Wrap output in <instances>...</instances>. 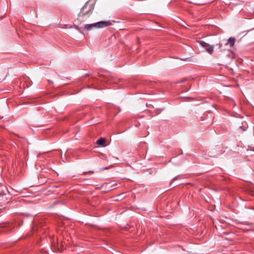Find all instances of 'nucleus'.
I'll return each mask as SVG.
<instances>
[{"label":"nucleus","instance_id":"2","mask_svg":"<svg viewBox=\"0 0 254 254\" xmlns=\"http://www.w3.org/2000/svg\"><path fill=\"white\" fill-rule=\"evenodd\" d=\"M198 43L202 47L204 48L209 54H211L213 53L214 47L212 45H210L203 41H198Z\"/></svg>","mask_w":254,"mask_h":254},{"label":"nucleus","instance_id":"1","mask_svg":"<svg viewBox=\"0 0 254 254\" xmlns=\"http://www.w3.org/2000/svg\"><path fill=\"white\" fill-rule=\"evenodd\" d=\"M112 24L110 21H100L90 24H86L84 26L83 29L90 31L93 28H101L109 26Z\"/></svg>","mask_w":254,"mask_h":254},{"label":"nucleus","instance_id":"3","mask_svg":"<svg viewBox=\"0 0 254 254\" xmlns=\"http://www.w3.org/2000/svg\"><path fill=\"white\" fill-rule=\"evenodd\" d=\"M235 39L233 38H229L227 43V45H229L230 47H233L235 44Z\"/></svg>","mask_w":254,"mask_h":254},{"label":"nucleus","instance_id":"4","mask_svg":"<svg viewBox=\"0 0 254 254\" xmlns=\"http://www.w3.org/2000/svg\"><path fill=\"white\" fill-rule=\"evenodd\" d=\"M97 144L100 145H104L105 143V139L104 138H99L96 142Z\"/></svg>","mask_w":254,"mask_h":254}]
</instances>
